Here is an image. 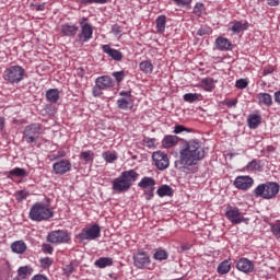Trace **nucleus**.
<instances>
[{
    "label": "nucleus",
    "mask_w": 280,
    "mask_h": 280,
    "mask_svg": "<svg viewBox=\"0 0 280 280\" xmlns=\"http://www.w3.org/2000/svg\"><path fill=\"white\" fill-rule=\"evenodd\" d=\"M35 9H36L37 12H43V10H45V3L37 4V5L35 7Z\"/></svg>",
    "instance_id": "nucleus-61"
},
{
    "label": "nucleus",
    "mask_w": 280,
    "mask_h": 280,
    "mask_svg": "<svg viewBox=\"0 0 280 280\" xmlns=\"http://www.w3.org/2000/svg\"><path fill=\"white\" fill-rule=\"evenodd\" d=\"M163 148L170 149L178 145V136H165L162 140Z\"/></svg>",
    "instance_id": "nucleus-24"
},
{
    "label": "nucleus",
    "mask_w": 280,
    "mask_h": 280,
    "mask_svg": "<svg viewBox=\"0 0 280 280\" xmlns=\"http://www.w3.org/2000/svg\"><path fill=\"white\" fill-rule=\"evenodd\" d=\"M28 218L33 220V222H43L54 218V211H51L45 203L36 202L31 207Z\"/></svg>",
    "instance_id": "nucleus-2"
},
{
    "label": "nucleus",
    "mask_w": 280,
    "mask_h": 280,
    "mask_svg": "<svg viewBox=\"0 0 280 280\" xmlns=\"http://www.w3.org/2000/svg\"><path fill=\"white\" fill-rule=\"evenodd\" d=\"M102 236V228H100V224L95 223L89 228H84L81 233L79 234V238L84 241H93L97 240V237Z\"/></svg>",
    "instance_id": "nucleus-6"
},
{
    "label": "nucleus",
    "mask_w": 280,
    "mask_h": 280,
    "mask_svg": "<svg viewBox=\"0 0 280 280\" xmlns=\"http://www.w3.org/2000/svg\"><path fill=\"white\" fill-rule=\"evenodd\" d=\"M86 18H82L80 20V25H81V32L78 35V40L84 45V43H89L91 38H93V25L90 23L85 22Z\"/></svg>",
    "instance_id": "nucleus-8"
},
{
    "label": "nucleus",
    "mask_w": 280,
    "mask_h": 280,
    "mask_svg": "<svg viewBox=\"0 0 280 280\" xmlns=\"http://www.w3.org/2000/svg\"><path fill=\"white\" fill-rule=\"evenodd\" d=\"M95 84L98 89H103V91H106V89L113 88V78H110L109 75L98 77L95 80Z\"/></svg>",
    "instance_id": "nucleus-18"
},
{
    "label": "nucleus",
    "mask_w": 280,
    "mask_h": 280,
    "mask_svg": "<svg viewBox=\"0 0 280 280\" xmlns=\"http://www.w3.org/2000/svg\"><path fill=\"white\" fill-rule=\"evenodd\" d=\"M63 272L65 275H67L69 277V275H73V265H67L63 268Z\"/></svg>",
    "instance_id": "nucleus-57"
},
{
    "label": "nucleus",
    "mask_w": 280,
    "mask_h": 280,
    "mask_svg": "<svg viewBox=\"0 0 280 280\" xmlns=\"http://www.w3.org/2000/svg\"><path fill=\"white\" fill-rule=\"evenodd\" d=\"M129 187H132V183L139 178V174L135 170L125 171L120 174Z\"/></svg>",
    "instance_id": "nucleus-19"
},
{
    "label": "nucleus",
    "mask_w": 280,
    "mask_h": 280,
    "mask_svg": "<svg viewBox=\"0 0 280 280\" xmlns=\"http://www.w3.org/2000/svg\"><path fill=\"white\" fill-rule=\"evenodd\" d=\"M80 28L73 24H62L61 25V34L62 36H75Z\"/></svg>",
    "instance_id": "nucleus-21"
},
{
    "label": "nucleus",
    "mask_w": 280,
    "mask_h": 280,
    "mask_svg": "<svg viewBox=\"0 0 280 280\" xmlns=\"http://www.w3.org/2000/svg\"><path fill=\"white\" fill-rule=\"evenodd\" d=\"M271 231L276 237H280V223L273 224Z\"/></svg>",
    "instance_id": "nucleus-53"
},
{
    "label": "nucleus",
    "mask_w": 280,
    "mask_h": 280,
    "mask_svg": "<svg viewBox=\"0 0 280 280\" xmlns=\"http://www.w3.org/2000/svg\"><path fill=\"white\" fill-rule=\"evenodd\" d=\"M31 280H49L45 275H35Z\"/></svg>",
    "instance_id": "nucleus-58"
},
{
    "label": "nucleus",
    "mask_w": 280,
    "mask_h": 280,
    "mask_svg": "<svg viewBox=\"0 0 280 280\" xmlns=\"http://www.w3.org/2000/svg\"><path fill=\"white\" fill-rule=\"evenodd\" d=\"M27 196H30V192L27 190H20L15 194L18 202H23V200L27 199Z\"/></svg>",
    "instance_id": "nucleus-43"
},
{
    "label": "nucleus",
    "mask_w": 280,
    "mask_h": 280,
    "mask_svg": "<svg viewBox=\"0 0 280 280\" xmlns=\"http://www.w3.org/2000/svg\"><path fill=\"white\" fill-rule=\"evenodd\" d=\"M257 100L259 106H272V95H270L269 93H258Z\"/></svg>",
    "instance_id": "nucleus-22"
},
{
    "label": "nucleus",
    "mask_w": 280,
    "mask_h": 280,
    "mask_svg": "<svg viewBox=\"0 0 280 280\" xmlns=\"http://www.w3.org/2000/svg\"><path fill=\"white\" fill-rule=\"evenodd\" d=\"M268 5H279V0H267Z\"/></svg>",
    "instance_id": "nucleus-62"
},
{
    "label": "nucleus",
    "mask_w": 280,
    "mask_h": 280,
    "mask_svg": "<svg viewBox=\"0 0 280 280\" xmlns=\"http://www.w3.org/2000/svg\"><path fill=\"white\" fill-rule=\"evenodd\" d=\"M102 91H104V89L98 88L97 84H95V86L92 90V93L94 97H100L102 95Z\"/></svg>",
    "instance_id": "nucleus-54"
},
{
    "label": "nucleus",
    "mask_w": 280,
    "mask_h": 280,
    "mask_svg": "<svg viewBox=\"0 0 280 280\" xmlns=\"http://www.w3.org/2000/svg\"><path fill=\"white\" fill-rule=\"evenodd\" d=\"M113 78H115L116 82H124V79L126 78V72L124 71H117L112 73Z\"/></svg>",
    "instance_id": "nucleus-44"
},
{
    "label": "nucleus",
    "mask_w": 280,
    "mask_h": 280,
    "mask_svg": "<svg viewBox=\"0 0 280 280\" xmlns=\"http://www.w3.org/2000/svg\"><path fill=\"white\" fill-rule=\"evenodd\" d=\"M178 8H189L192 0H173Z\"/></svg>",
    "instance_id": "nucleus-45"
},
{
    "label": "nucleus",
    "mask_w": 280,
    "mask_h": 280,
    "mask_svg": "<svg viewBox=\"0 0 280 280\" xmlns=\"http://www.w3.org/2000/svg\"><path fill=\"white\" fill-rule=\"evenodd\" d=\"M156 180L152 177H143L139 184L138 187L140 189L144 190L145 199L152 200L154 198V189H155Z\"/></svg>",
    "instance_id": "nucleus-9"
},
{
    "label": "nucleus",
    "mask_w": 280,
    "mask_h": 280,
    "mask_svg": "<svg viewBox=\"0 0 280 280\" xmlns=\"http://www.w3.org/2000/svg\"><path fill=\"white\" fill-rule=\"evenodd\" d=\"M103 159L106 161V163H113L114 161H117V153L106 151L102 154Z\"/></svg>",
    "instance_id": "nucleus-38"
},
{
    "label": "nucleus",
    "mask_w": 280,
    "mask_h": 280,
    "mask_svg": "<svg viewBox=\"0 0 280 280\" xmlns=\"http://www.w3.org/2000/svg\"><path fill=\"white\" fill-rule=\"evenodd\" d=\"M119 95L121 97H132V92L131 91H121V92H119Z\"/></svg>",
    "instance_id": "nucleus-59"
},
{
    "label": "nucleus",
    "mask_w": 280,
    "mask_h": 280,
    "mask_svg": "<svg viewBox=\"0 0 280 280\" xmlns=\"http://www.w3.org/2000/svg\"><path fill=\"white\" fill-rule=\"evenodd\" d=\"M108 1L110 0H81V3H83V5H91V3H108Z\"/></svg>",
    "instance_id": "nucleus-46"
},
{
    "label": "nucleus",
    "mask_w": 280,
    "mask_h": 280,
    "mask_svg": "<svg viewBox=\"0 0 280 280\" xmlns=\"http://www.w3.org/2000/svg\"><path fill=\"white\" fill-rule=\"evenodd\" d=\"M102 50L104 54H107L112 60H115L116 62H121L124 60V54L121 51L114 49L110 47V45H103Z\"/></svg>",
    "instance_id": "nucleus-16"
},
{
    "label": "nucleus",
    "mask_w": 280,
    "mask_h": 280,
    "mask_svg": "<svg viewBox=\"0 0 280 280\" xmlns=\"http://www.w3.org/2000/svg\"><path fill=\"white\" fill-rule=\"evenodd\" d=\"M152 159L155 163V167H158V170H167L170 167V158L167 156V154L163 151H155L152 154Z\"/></svg>",
    "instance_id": "nucleus-10"
},
{
    "label": "nucleus",
    "mask_w": 280,
    "mask_h": 280,
    "mask_svg": "<svg viewBox=\"0 0 280 280\" xmlns=\"http://www.w3.org/2000/svg\"><path fill=\"white\" fill-rule=\"evenodd\" d=\"M113 264V258L108 257H101L95 262L94 266L97 268H108Z\"/></svg>",
    "instance_id": "nucleus-33"
},
{
    "label": "nucleus",
    "mask_w": 280,
    "mask_h": 280,
    "mask_svg": "<svg viewBox=\"0 0 280 280\" xmlns=\"http://www.w3.org/2000/svg\"><path fill=\"white\" fill-rule=\"evenodd\" d=\"M42 250H43V253L51 255V253H54V247H51V245H49V244H43Z\"/></svg>",
    "instance_id": "nucleus-52"
},
{
    "label": "nucleus",
    "mask_w": 280,
    "mask_h": 280,
    "mask_svg": "<svg viewBox=\"0 0 280 280\" xmlns=\"http://www.w3.org/2000/svg\"><path fill=\"white\" fill-rule=\"evenodd\" d=\"M158 34H163L165 32V25L167 23V18L165 15H159L155 20Z\"/></svg>",
    "instance_id": "nucleus-28"
},
{
    "label": "nucleus",
    "mask_w": 280,
    "mask_h": 280,
    "mask_svg": "<svg viewBox=\"0 0 280 280\" xmlns=\"http://www.w3.org/2000/svg\"><path fill=\"white\" fill-rule=\"evenodd\" d=\"M5 128V119L3 117H0V130H3Z\"/></svg>",
    "instance_id": "nucleus-64"
},
{
    "label": "nucleus",
    "mask_w": 280,
    "mask_h": 280,
    "mask_svg": "<svg viewBox=\"0 0 280 280\" xmlns=\"http://www.w3.org/2000/svg\"><path fill=\"white\" fill-rule=\"evenodd\" d=\"M57 156H58L59 159H65V156H67V152H65V151H58V152H57Z\"/></svg>",
    "instance_id": "nucleus-63"
},
{
    "label": "nucleus",
    "mask_w": 280,
    "mask_h": 280,
    "mask_svg": "<svg viewBox=\"0 0 280 280\" xmlns=\"http://www.w3.org/2000/svg\"><path fill=\"white\" fill-rule=\"evenodd\" d=\"M200 97L201 96L198 93H187L184 95V102H189V104H194V102H198Z\"/></svg>",
    "instance_id": "nucleus-37"
},
{
    "label": "nucleus",
    "mask_w": 280,
    "mask_h": 280,
    "mask_svg": "<svg viewBox=\"0 0 280 280\" xmlns=\"http://www.w3.org/2000/svg\"><path fill=\"white\" fill-rule=\"evenodd\" d=\"M236 268L240 270V272H244L245 275H250L253 270H255V264L250 261L248 258H241L236 262Z\"/></svg>",
    "instance_id": "nucleus-15"
},
{
    "label": "nucleus",
    "mask_w": 280,
    "mask_h": 280,
    "mask_svg": "<svg viewBox=\"0 0 280 280\" xmlns=\"http://www.w3.org/2000/svg\"><path fill=\"white\" fill-rule=\"evenodd\" d=\"M205 159V149L200 147V142L196 140L188 141L179 151V159L175 161V168L187 174L191 165H196V161Z\"/></svg>",
    "instance_id": "nucleus-1"
},
{
    "label": "nucleus",
    "mask_w": 280,
    "mask_h": 280,
    "mask_svg": "<svg viewBox=\"0 0 280 280\" xmlns=\"http://www.w3.org/2000/svg\"><path fill=\"white\" fill-rule=\"evenodd\" d=\"M203 10H205V4L201 2H197L192 10V14H196V16H202Z\"/></svg>",
    "instance_id": "nucleus-42"
},
{
    "label": "nucleus",
    "mask_w": 280,
    "mask_h": 280,
    "mask_svg": "<svg viewBox=\"0 0 280 280\" xmlns=\"http://www.w3.org/2000/svg\"><path fill=\"white\" fill-rule=\"evenodd\" d=\"M113 189L114 191H117L118 194H121V191H128L130 187L126 183V180L121 177V175L113 180Z\"/></svg>",
    "instance_id": "nucleus-17"
},
{
    "label": "nucleus",
    "mask_w": 280,
    "mask_h": 280,
    "mask_svg": "<svg viewBox=\"0 0 280 280\" xmlns=\"http://www.w3.org/2000/svg\"><path fill=\"white\" fill-rule=\"evenodd\" d=\"M225 218H228L232 224H242V222L248 224V219L242 215V212L237 207L228 206L225 210Z\"/></svg>",
    "instance_id": "nucleus-7"
},
{
    "label": "nucleus",
    "mask_w": 280,
    "mask_h": 280,
    "mask_svg": "<svg viewBox=\"0 0 280 280\" xmlns=\"http://www.w3.org/2000/svg\"><path fill=\"white\" fill-rule=\"evenodd\" d=\"M201 86L205 91H213V88L215 86L213 83V79L206 78L201 80Z\"/></svg>",
    "instance_id": "nucleus-36"
},
{
    "label": "nucleus",
    "mask_w": 280,
    "mask_h": 280,
    "mask_svg": "<svg viewBox=\"0 0 280 280\" xmlns=\"http://www.w3.org/2000/svg\"><path fill=\"white\" fill-rule=\"evenodd\" d=\"M253 183L254 180L250 176H238L234 180V187L246 191V189H250V187H253Z\"/></svg>",
    "instance_id": "nucleus-14"
},
{
    "label": "nucleus",
    "mask_w": 280,
    "mask_h": 280,
    "mask_svg": "<svg viewBox=\"0 0 280 280\" xmlns=\"http://www.w3.org/2000/svg\"><path fill=\"white\" fill-rule=\"evenodd\" d=\"M275 102H276V104H279V106H280V91L275 92Z\"/></svg>",
    "instance_id": "nucleus-60"
},
{
    "label": "nucleus",
    "mask_w": 280,
    "mask_h": 280,
    "mask_svg": "<svg viewBox=\"0 0 280 280\" xmlns=\"http://www.w3.org/2000/svg\"><path fill=\"white\" fill-rule=\"evenodd\" d=\"M12 176L25 178L27 176V171L21 167H15L9 172L8 178H12Z\"/></svg>",
    "instance_id": "nucleus-29"
},
{
    "label": "nucleus",
    "mask_w": 280,
    "mask_h": 280,
    "mask_svg": "<svg viewBox=\"0 0 280 280\" xmlns=\"http://www.w3.org/2000/svg\"><path fill=\"white\" fill-rule=\"evenodd\" d=\"M2 78L8 84H19L25 80V69L21 66H11L4 70Z\"/></svg>",
    "instance_id": "nucleus-3"
},
{
    "label": "nucleus",
    "mask_w": 280,
    "mask_h": 280,
    "mask_svg": "<svg viewBox=\"0 0 280 280\" xmlns=\"http://www.w3.org/2000/svg\"><path fill=\"white\" fill-rule=\"evenodd\" d=\"M255 196L264 198L265 200H271L277 194H279V184L270 182L267 184H260L255 190Z\"/></svg>",
    "instance_id": "nucleus-4"
},
{
    "label": "nucleus",
    "mask_w": 280,
    "mask_h": 280,
    "mask_svg": "<svg viewBox=\"0 0 280 280\" xmlns=\"http://www.w3.org/2000/svg\"><path fill=\"white\" fill-rule=\"evenodd\" d=\"M46 100L50 104H57L60 100V91L58 89H50L46 91Z\"/></svg>",
    "instance_id": "nucleus-23"
},
{
    "label": "nucleus",
    "mask_w": 280,
    "mask_h": 280,
    "mask_svg": "<svg viewBox=\"0 0 280 280\" xmlns=\"http://www.w3.org/2000/svg\"><path fill=\"white\" fill-rule=\"evenodd\" d=\"M139 67H140V71L147 74L152 73V71H154V65H152V61L144 60L140 62Z\"/></svg>",
    "instance_id": "nucleus-34"
},
{
    "label": "nucleus",
    "mask_w": 280,
    "mask_h": 280,
    "mask_svg": "<svg viewBox=\"0 0 280 280\" xmlns=\"http://www.w3.org/2000/svg\"><path fill=\"white\" fill-rule=\"evenodd\" d=\"M247 170L249 172H257V171L261 170V164L257 160H253L252 162H249L247 164Z\"/></svg>",
    "instance_id": "nucleus-40"
},
{
    "label": "nucleus",
    "mask_w": 280,
    "mask_h": 280,
    "mask_svg": "<svg viewBox=\"0 0 280 280\" xmlns=\"http://www.w3.org/2000/svg\"><path fill=\"white\" fill-rule=\"evenodd\" d=\"M34 272V269L28 266L20 267L18 270L19 277H27V275H32Z\"/></svg>",
    "instance_id": "nucleus-39"
},
{
    "label": "nucleus",
    "mask_w": 280,
    "mask_h": 280,
    "mask_svg": "<svg viewBox=\"0 0 280 280\" xmlns=\"http://www.w3.org/2000/svg\"><path fill=\"white\" fill-rule=\"evenodd\" d=\"M51 264H52V261H51V258H49V257L40 259L42 268H49V266H51Z\"/></svg>",
    "instance_id": "nucleus-51"
},
{
    "label": "nucleus",
    "mask_w": 280,
    "mask_h": 280,
    "mask_svg": "<svg viewBox=\"0 0 280 280\" xmlns=\"http://www.w3.org/2000/svg\"><path fill=\"white\" fill-rule=\"evenodd\" d=\"M69 240V233L62 230L54 231L47 236V242H50V244H67Z\"/></svg>",
    "instance_id": "nucleus-11"
},
{
    "label": "nucleus",
    "mask_w": 280,
    "mask_h": 280,
    "mask_svg": "<svg viewBox=\"0 0 280 280\" xmlns=\"http://www.w3.org/2000/svg\"><path fill=\"white\" fill-rule=\"evenodd\" d=\"M52 172L62 176L67 172H71V162L69 160H61L52 164Z\"/></svg>",
    "instance_id": "nucleus-13"
},
{
    "label": "nucleus",
    "mask_w": 280,
    "mask_h": 280,
    "mask_svg": "<svg viewBox=\"0 0 280 280\" xmlns=\"http://www.w3.org/2000/svg\"><path fill=\"white\" fill-rule=\"evenodd\" d=\"M214 46L219 51H229L231 49V42L224 37H218Z\"/></svg>",
    "instance_id": "nucleus-20"
},
{
    "label": "nucleus",
    "mask_w": 280,
    "mask_h": 280,
    "mask_svg": "<svg viewBox=\"0 0 280 280\" xmlns=\"http://www.w3.org/2000/svg\"><path fill=\"white\" fill-rule=\"evenodd\" d=\"M156 194L160 196V198H165V196H173L174 190L168 185H162L158 189Z\"/></svg>",
    "instance_id": "nucleus-30"
},
{
    "label": "nucleus",
    "mask_w": 280,
    "mask_h": 280,
    "mask_svg": "<svg viewBox=\"0 0 280 280\" xmlns=\"http://www.w3.org/2000/svg\"><path fill=\"white\" fill-rule=\"evenodd\" d=\"M180 132H190V130L185 128V126L176 125L175 128H174V133L175 135H180Z\"/></svg>",
    "instance_id": "nucleus-49"
},
{
    "label": "nucleus",
    "mask_w": 280,
    "mask_h": 280,
    "mask_svg": "<svg viewBox=\"0 0 280 280\" xmlns=\"http://www.w3.org/2000/svg\"><path fill=\"white\" fill-rule=\"evenodd\" d=\"M208 34H211V28L205 26V27H200L198 31H197V35L198 36H207Z\"/></svg>",
    "instance_id": "nucleus-48"
},
{
    "label": "nucleus",
    "mask_w": 280,
    "mask_h": 280,
    "mask_svg": "<svg viewBox=\"0 0 280 280\" xmlns=\"http://www.w3.org/2000/svg\"><path fill=\"white\" fill-rule=\"evenodd\" d=\"M80 161H84V163H93V160L95 159V153L93 151H82L80 153Z\"/></svg>",
    "instance_id": "nucleus-31"
},
{
    "label": "nucleus",
    "mask_w": 280,
    "mask_h": 280,
    "mask_svg": "<svg viewBox=\"0 0 280 280\" xmlns=\"http://www.w3.org/2000/svg\"><path fill=\"white\" fill-rule=\"evenodd\" d=\"M11 250L16 253V255H23L27 250V245L23 241H16L11 244Z\"/></svg>",
    "instance_id": "nucleus-25"
},
{
    "label": "nucleus",
    "mask_w": 280,
    "mask_h": 280,
    "mask_svg": "<svg viewBox=\"0 0 280 280\" xmlns=\"http://www.w3.org/2000/svg\"><path fill=\"white\" fill-rule=\"evenodd\" d=\"M217 271L219 275H229V272H231V262H229V260H223L219 264Z\"/></svg>",
    "instance_id": "nucleus-32"
},
{
    "label": "nucleus",
    "mask_w": 280,
    "mask_h": 280,
    "mask_svg": "<svg viewBox=\"0 0 280 280\" xmlns=\"http://www.w3.org/2000/svg\"><path fill=\"white\" fill-rule=\"evenodd\" d=\"M40 135H43V125L32 124L25 127L23 139L26 143H36Z\"/></svg>",
    "instance_id": "nucleus-5"
},
{
    "label": "nucleus",
    "mask_w": 280,
    "mask_h": 280,
    "mask_svg": "<svg viewBox=\"0 0 280 280\" xmlns=\"http://www.w3.org/2000/svg\"><path fill=\"white\" fill-rule=\"evenodd\" d=\"M117 106L120 108V110H128V108H130V102H128L126 98H119L117 101Z\"/></svg>",
    "instance_id": "nucleus-41"
},
{
    "label": "nucleus",
    "mask_w": 280,
    "mask_h": 280,
    "mask_svg": "<svg viewBox=\"0 0 280 280\" xmlns=\"http://www.w3.org/2000/svg\"><path fill=\"white\" fill-rule=\"evenodd\" d=\"M133 265L140 270H144L151 264L150 255L145 252H138L132 256Z\"/></svg>",
    "instance_id": "nucleus-12"
},
{
    "label": "nucleus",
    "mask_w": 280,
    "mask_h": 280,
    "mask_svg": "<svg viewBox=\"0 0 280 280\" xmlns=\"http://www.w3.org/2000/svg\"><path fill=\"white\" fill-rule=\"evenodd\" d=\"M168 255L165 249H156L155 253L153 254V259H155V261H165Z\"/></svg>",
    "instance_id": "nucleus-35"
},
{
    "label": "nucleus",
    "mask_w": 280,
    "mask_h": 280,
    "mask_svg": "<svg viewBox=\"0 0 280 280\" xmlns=\"http://www.w3.org/2000/svg\"><path fill=\"white\" fill-rule=\"evenodd\" d=\"M246 23H242L241 21H234L230 23V30L234 34H240L241 32H244V30H247Z\"/></svg>",
    "instance_id": "nucleus-27"
},
{
    "label": "nucleus",
    "mask_w": 280,
    "mask_h": 280,
    "mask_svg": "<svg viewBox=\"0 0 280 280\" xmlns=\"http://www.w3.org/2000/svg\"><path fill=\"white\" fill-rule=\"evenodd\" d=\"M112 32L115 34V36H117V35H119V34H121V26H119L118 24H114L113 26H112Z\"/></svg>",
    "instance_id": "nucleus-55"
},
{
    "label": "nucleus",
    "mask_w": 280,
    "mask_h": 280,
    "mask_svg": "<svg viewBox=\"0 0 280 280\" xmlns=\"http://www.w3.org/2000/svg\"><path fill=\"white\" fill-rule=\"evenodd\" d=\"M247 124L252 130H255L261 124V116L257 114L249 115L247 118Z\"/></svg>",
    "instance_id": "nucleus-26"
},
{
    "label": "nucleus",
    "mask_w": 280,
    "mask_h": 280,
    "mask_svg": "<svg viewBox=\"0 0 280 280\" xmlns=\"http://www.w3.org/2000/svg\"><path fill=\"white\" fill-rule=\"evenodd\" d=\"M224 106H226L228 108H234V106H237V100L236 98L225 100Z\"/></svg>",
    "instance_id": "nucleus-50"
},
{
    "label": "nucleus",
    "mask_w": 280,
    "mask_h": 280,
    "mask_svg": "<svg viewBox=\"0 0 280 280\" xmlns=\"http://www.w3.org/2000/svg\"><path fill=\"white\" fill-rule=\"evenodd\" d=\"M144 143H147L148 148H154V144L156 143V139H154V138H147L144 140Z\"/></svg>",
    "instance_id": "nucleus-56"
},
{
    "label": "nucleus",
    "mask_w": 280,
    "mask_h": 280,
    "mask_svg": "<svg viewBox=\"0 0 280 280\" xmlns=\"http://www.w3.org/2000/svg\"><path fill=\"white\" fill-rule=\"evenodd\" d=\"M236 89H246L248 86V81L246 79H240L235 83Z\"/></svg>",
    "instance_id": "nucleus-47"
}]
</instances>
